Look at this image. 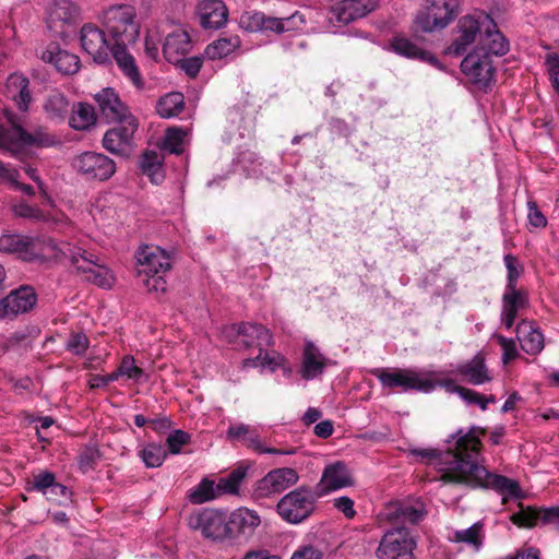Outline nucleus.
<instances>
[{
  "label": "nucleus",
  "mask_w": 559,
  "mask_h": 559,
  "mask_svg": "<svg viewBox=\"0 0 559 559\" xmlns=\"http://www.w3.org/2000/svg\"><path fill=\"white\" fill-rule=\"evenodd\" d=\"M477 428L472 427L467 431L459 429L454 437V448L448 455L449 460L441 467L442 479L444 483H452L476 488H490L503 496L518 499L522 497V490L516 480L503 475L490 474L478 462L480 451V439L477 435Z\"/></svg>",
  "instance_id": "1"
},
{
  "label": "nucleus",
  "mask_w": 559,
  "mask_h": 559,
  "mask_svg": "<svg viewBox=\"0 0 559 559\" xmlns=\"http://www.w3.org/2000/svg\"><path fill=\"white\" fill-rule=\"evenodd\" d=\"M4 117L8 126H0V150L10 152L14 157H20L26 147H52L60 143L46 127L40 126L29 132L12 111L4 110Z\"/></svg>",
  "instance_id": "2"
},
{
  "label": "nucleus",
  "mask_w": 559,
  "mask_h": 559,
  "mask_svg": "<svg viewBox=\"0 0 559 559\" xmlns=\"http://www.w3.org/2000/svg\"><path fill=\"white\" fill-rule=\"evenodd\" d=\"M138 275L148 292L164 293L165 274L171 267L170 255L158 246H141L136 253Z\"/></svg>",
  "instance_id": "3"
},
{
  "label": "nucleus",
  "mask_w": 559,
  "mask_h": 559,
  "mask_svg": "<svg viewBox=\"0 0 559 559\" xmlns=\"http://www.w3.org/2000/svg\"><path fill=\"white\" fill-rule=\"evenodd\" d=\"M136 11L129 4L111 5L104 11L103 25L115 44L133 45L140 35V24L136 22Z\"/></svg>",
  "instance_id": "4"
},
{
  "label": "nucleus",
  "mask_w": 559,
  "mask_h": 559,
  "mask_svg": "<svg viewBox=\"0 0 559 559\" xmlns=\"http://www.w3.org/2000/svg\"><path fill=\"white\" fill-rule=\"evenodd\" d=\"M318 497V492L300 486L278 500L276 511L287 523L299 524L312 514Z\"/></svg>",
  "instance_id": "5"
},
{
  "label": "nucleus",
  "mask_w": 559,
  "mask_h": 559,
  "mask_svg": "<svg viewBox=\"0 0 559 559\" xmlns=\"http://www.w3.org/2000/svg\"><path fill=\"white\" fill-rule=\"evenodd\" d=\"M486 27H493V19L484 11H475L472 14L462 16L456 25V37L448 48V52L454 56H462L467 48L483 36Z\"/></svg>",
  "instance_id": "6"
},
{
  "label": "nucleus",
  "mask_w": 559,
  "mask_h": 559,
  "mask_svg": "<svg viewBox=\"0 0 559 559\" xmlns=\"http://www.w3.org/2000/svg\"><path fill=\"white\" fill-rule=\"evenodd\" d=\"M417 546L408 528L397 526L388 530L381 537L376 549L377 559H416L414 550Z\"/></svg>",
  "instance_id": "7"
},
{
  "label": "nucleus",
  "mask_w": 559,
  "mask_h": 559,
  "mask_svg": "<svg viewBox=\"0 0 559 559\" xmlns=\"http://www.w3.org/2000/svg\"><path fill=\"white\" fill-rule=\"evenodd\" d=\"M224 335L236 348H258L261 353L273 343L269 329L262 324L251 322L233 324L224 330Z\"/></svg>",
  "instance_id": "8"
},
{
  "label": "nucleus",
  "mask_w": 559,
  "mask_h": 559,
  "mask_svg": "<svg viewBox=\"0 0 559 559\" xmlns=\"http://www.w3.org/2000/svg\"><path fill=\"white\" fill-rule=\"evenodd\" d=\"M427 7L418 12L415 23L419 29L430 33L448 26L456 16L459 0H426Z\"/></svg>",
  "instance_id": "9"
},
{
  "label": "nucleus",
  "mask_w": 559,
  "mask_h": 559,
  "mask_svg": "<svg viewBox=\"0 0 559 559\" xmlns=\"http://www.w3.org/2000/svg\"><path fill=\"white\" fill-rule=\"evenodd\" d=\"M298 479V473L294 468H274L254 483L251 497L255 501L274 498L294 486Z\"/></svg>",
  "instance_id": "10"
},
{
  "label": "nucleus",
  "mask_w": 559,
  "mask_h": 559,
  "mask_svg": "<svg viewBox=\"0 0 559 559\" xmlns=\"http://www.w3.org/2000/svg\"><path fill=\"white\" fill-rule=\"evenodd\" d=\"M373 374L384 388H402L404 391L416 390L425 393L433 391V385L429 379L413 369L390 371L379 368L373 371Z\"/></svg>",
  "instance_id": "11"
},
{
  "label": "nucleus",
  "mask_w": 559,
  "mask_h": 559,
  "mask_svg": "<svg viewBox=\"0 0 559 559\" xmlns=\"http://www.w3.org/2000/svg\"><path fill=\"white\" fill-rule=\"evenodd\" d=\"M72 166L85 180L105 181L116 173V163L97 152H83L74 157Z\"/></svg>",
  "instance_id": "12"
},
{
  "label": "nucleus",
  "mask_w": 559,
  "mask_h": 559,
  "mask_svg": "<svg viewBox=\"0 0 559 559\" xmlns=\"http://www.w3.org/2000/svg\"><path fill=\"white\" fill-rule=\"evenodd\" d=\"M188 525L193 531H199L205 538L216 540L230 537L226 514L218 510L205 509L192 513L188 519Z\"/></svg>",
  "instance_id": "13"
},
{
  "label": "nucleus",
  "mask_w": 559,
  "mask_h": 559,
  "mask_svg": "<svg viewBox=\"0 0 559 559\" xmlns=\"http://www.w3.org/2000/svg\"><path fill=\"white\" fill-rule=\"evenodd\" d=\"M71 265L84 275V280L102 288H110L115 282L111 271L98 264L97 257L81 248L75 255H71Z\"/></svg>",
  "instance_id": "14"
},
{
  "label": "nucleus",
  "mask_w": 559,
  "mask_h": 559,
  "mask_svg": "<svg viewBox=\"0 0 559 559\" xmlns=\"http://www.w3.org/2000/svg\"><path fill=\"white\" fill-rule=\"evenodd\" d=\"M462 72L480 90H487L493 81L495 67L491 58L480 50L468 53L461 63Z\"/></svg>",
  "instance_id": "15"
},
{
  "label": "nucleus",
  "mask_w": 559,
  "mask_h": 559,
  "mask_svg": "<svg viewBox=\"0 0 559 559\" xmlns=\"http://www.w3.org/2000/svg\"><path fill=\"white\" fill-rule=\"evenodd\" d=\"M117 123V127L105 133L103 146L112 154L128 156L133 148V135L138 129V121L135 117H127V120Z\"/></svg>",
  "instance_id": "16"
},
{
  "label": "nucleus",
  "mask_w": 559,
  "mask_h": 559,
  "mask_svg": "<svg viewBox=\"0 0 559 559\" xmlns=\"http://www.w3.org/2000/svg\"><path fill=\"white\" fill-rule=\"evenodd\" d=\"M37 302V294L33 287L23 285L11 290L0 299V320L14 319L19 314L29 312Z\"/></svg>",
  "instance_id": "17"
},
{
  "label": "nucleus",
  "mask_w": 559,
  "mask_h": 559,
  "mask_svg": "<svg viewBox=\"0 0 559 559\" xmlns=\"http://www.w3.org/2000/svg\"><path fill=\"white\" fill-rule=\"evenodd\" d=\"M82 49L98 64H105L110 60V50L106 35L102 28L92 23H86L81 28Z\"/></svg>",
  "instance_id": "18"
},
{
  "label": "nucleus",
  "mask_w": 559,
  "mask_h": 559,
  "mask_svg": "<svg viewBox=\"0 0 559 559\" xmlns=\"http://www.w3.org/2000/svg\"><path fill=\"white\" fill-rule=\"evenodd\" d=\"M377 3V0H342L331 8L329 21L346 25L366 16L376 9Z\"/></svg>",
  "instance_id": "19"
},
{
  "label": "nucleus",
  "mask_w": 559,
  "mask_h": 559,
  "mask_svg": "<svg viewBox=\"0 0 559 559\" xmlns=\"http://www.w3.org/2000/svg\"><path fill=\"white\" fill-rule=\"evenodd\" d=\"M98 114L106 122H120L133 117L114 88L106 87L94 95Z\"/></svg>",
  "instance_id": "20"
},
{
  "label": "nucleus",
  "mask_w": 559,
  "mask_h": 559,
  "mask_svg": "<svg viewBox=\"0 0 559 559\" xmlns=\"http://www.w3.org/2000/svg\"><path fill=\"white\" fill-rule=\"evenodd\" d=\"M353 484L354 480L347 465L337 461L324 467L317 490L319 496H323L331 491L349 487Z\"/></svg>",
  "instance_id": "21"
},
{
  "label": "nucleus",
  "mask_w": 559,
  "mask_h": 559,
  "mask_svg": "<svg viewBox=\"0 0 559 559\" xmlns=\"http://www.w3.org/2000/svg\"><path fill=\"white\" fill-rule=\"evenodd\" d=\"M449 374L457 376L463 381L473 385H481L491 381L492 377L487 368L483 354H476L472 359L461 361L453 369L448 371Z\"/></svg>",
  "instance_id": "22"
},
{
  "label": "nucleus",
  "mask_w": 559,
  "mask_h": 559,
  "mask_svg": "<svg viewBox=\"0 0 559 559\" xmlns=\"http://www.w3.org/2000/svg\"><path fill=\"white\" fill-rule=\"evenodd\" d=\"M260 514L252 509L240 507L234 510L229 518V536L251 537L261 525Z\"/></svg>",
  "instance_id": "23"
},
{
  "label": "nucleus",
  "mask_w": 559,
  "mask_h": 559,
  "mask_svg": "<svg viewBox=\"0 0 559 559\" xmlns=\"http://www.w3.org/2000/svg\"><path fill=\"white\" fill-rule=\"evenodd\" d=\"M389 48L401 57L427 62L438 69H442L441 63L433 53L403 35L393 36L389 40Z\"/></svg>",
  "instance_id": "24"
},
{
  "label": "nucleus",
  "mask_w": 559,
  "mask_h": 559,
  "mask_svg": "<svg viewBox=\"0 0 559 559\" xmlns=\"http://www.w3.org/2000/svg\"><path fill=\"white\" fill-rule=\"evenodd\" d=\"M528 296L524 289L504 288L502 295L501 322L510 330L521 309L527 307Z\"/></svg>",
  "instance_id": "25"
},
{
  "label": "nucleus",
  "mask_w": 559,
  "mask_h": 559,
  "mask_svg": "<svg viewBox=\"0 0 559 559\" xmlns=\"http://www.w3.org/2000/svg\"><path fill=\"white\" fill-rule=\"evenodd\" d=\"M198 15L202 27L218 29L226 24L228 10L222 0H201Z\"/></svg>",
  "instance_id": "26"
},
{
  "label": "nucleus",
  "mask_w": 559,
  "mask_h": 559,
  "mask_svg": "<svg viewBox=\"0 0 559 559\" xmlns=\"http://www.w3.org/2000/svg\"><path fill=\"white\" fill-rule=\"evenodd\" d=\"M328 359L321 354L313 342L307 341L304 346L300 376L305 380H313L324 372Z\"/></svg>",
  "instance_id": "27"
},
{
  "label": "nucleus",
  "mask_w": 559,
  "mask_h": 559,
  "mask_svg": "<svg viewBox=\"0 0 559 559\" xmlns=\"http://www.w3.org/2000/svg\"><path fill=\"white\" fill-rule=\"evenodd\" d=\"M191 48L192 44L188 32L177 28L166 36L163 45V53L168 62L176 64Z\"/></svg>",
  "instance_id": "28"
},
{
  "label": "nucleus",
  "mask_w": 559,
  "mask_h": 559,
  "mask_svg": "<svg viewBox=\"0 0 559 559\" xmlns=\"http://www.w3.org/2000/svg\"><path fill=\"white\" fill-rule=\"evenodd\" d=\"M7 96L14 102L17 108L26 112L32 103L28 79L20 73H12L5 83Z\"/></svg>",
  "instance_id": "29"
},
{
  "label": "nucleus",
  "mask_w": 559,
  "mask_h": 559,
  "mask_svg": "<svg viewBox=\"0 0 559 559\" xmlns=\"http://www.w3.org/2000/svg\"><path fill=\"white\" fill-rule=\"evenodd\" d=\"M516 336L526 354L537 355L544 348V334L532 321L522 320L516 326Z\"/></svg>",
  "instance_id": "30"
},
{
  "label": "nucleus",
  "mask_w": 559,
  "mask_h": 559,
  "mask_svg": "<svg viewBox=\"0 0 559 559\" xmlns=\"http://www.w3.org/2000/svg\"><path fill=\"white\" fill-rule=\"evenodd\" d=\"M128 46L129 45L114 44L110 50V55H112L119 69L132 82V84L138 88H142L143 80L134 57L127 49Z\"/></svg>",
  "instance_id": "31"
},
{
  "label": "nucleus",
  "mask_w": 559,
  "mask_h": 559,
  "mask_svg": "<svg viewBox=\"0 0 559 559\" xmlns=\"http://www.w3.org/2000/svg\"><path fill=\"white\" fill-rule=\"evenodd\" d=\"M41 59L45 62L52 63L59 72L67 75L76 73L80 68V59L76 55L62 50L57 46L46 49L41 55Z\"/></svg>",
  "instance_id": "32"
},
{
  "label": "nucleus",
  "mask_w": 559,
  "mask_h": 559,
  "mask_svg": "<svg viewBox=\"0 0 559 559\" xmlns=\"http://www.w3.org/2000/svg\"><path fill=\"white\" fill-rule=\"evenodd\" d=\"M480 44L483 47L477 48L476 50H480L481 53H487L489 57L491 55L504 56L510 49L508 39L498 29L495 21L493 27L485 28L480 38Z\"/></svg>",
  "instance_id": "33"
},
{
  "label": "nucleus",
  "mask_w": 559,
  "mask_h": 559,
  "mask_svg": "<svg viewBox=\"0 0 559 559\" xmlns=\"http://www.w3.org/2000/svg\"><path fill=\"white\" fill-rule=\"evenodd\" d=\"M78 249L72 247L70 243H58L55 239L48 236H43L40 261L38 263H46L50 261H61L68 259L71 262V255L78 253Z\"/></svg>",
  "instance_id": "34"
},
{
  "label": "nucleus",
  "mask_w": 559,
  "mask_h": 559,
  "mask_svg": "<svg viewBox=\"0 0 559 559\" xmlns=\"http://www.w3.org/2000/svg\"><path fill=\"white\" fill-rule=\"evenodd\" d=\"M43 108L48 119L61 122L68 116L69 100L63 93L52 91L45 98Z\"/></svg>",
  "instance_id": "35"
},
{
  "label": "nucleus",
  "mask_w": 559,
  "mask_h": 559,
  "mask_svg": "<svg viewBox=\"0 0 559 559\" xmlns=\"http://www.w3.org/2000/svg\"><path fill=\"white\" fill-rule=\"evenodd\" d=\"M27 235L4 230L0 235V252L5 254H14L23 261L25 253Z\"/></svg>",
  "instance_id": "36"
},
{
  "label": "nucleus",
  "mask_w": 559,
  "mask_h": 559,
  "mask_svg": "<svg viewBox=\"0 0 559 559\" xmlns=\"http://www.w3.org/2000/svg\"><path fill=\"white\" fill-rule=\"evenodd\" d=\"M306 25V16L300 11L294 12L287 17H272L269 22L270 32L284 34L290 32H300Z\"/></svg>",
  "instance_id": "37"
},
{
  "label": "nucleus",
  "mask_w": 559,
  "mask_h": 559,
  "mask_svg": "<svg viewBox=\"0 0 559 559\" xmlns=\"http://www.w3.org/2000/svg\"><path fill=\"white\" fill-rule=\"evenodd\" d=\"M240 43L238 36L222 37L210 44L205 48L204 55L211 60L222 59L239 48Z\"/></svg>",
  "instance_id": "38"
},
{
  "label": "nucleus",
  "mask_w": 559,
  "mask_h": 559,
  "mask_svg": "<svg viewBox=\"0 0 559 559\" xmlns=\"http://www.w3.org/2000/svg\"><path fill=\"white\" fill-rule=\"evenodd\" d=\"M236 167L248 177H258L262 174L263 160L255 152L240 151L235 159Z\"/></svg>",
  "instance_id": "39"
},
{
  "label": "nucleus",
  "mask_w": 559,
  "mask_h": 559,
  "mask_svg": "<svg viewBox=\"0 0 559 559\" xmlns=\"http://www.w3.org/2000/svg\"><path fill=\"white\" fill-rule=\"evenodd\" d=\"M185 108L183 95L181 93H169L160 97L156 104V111L162 118L178 116Z\"/></svg>",
  "instance_id": "40"
},
{
  "label": "nucleus",
  "mask_w": 559,
  "mask_h": 559,
  "mask_svg": "<svg viewBox=\"0 0 559 559\" xmlns=\"http://www.w3.org/2000/svg\"><path fill=\"white\" fill-rule=\"evenodd\" d=\"M141 170L153 183L164 180L163 163L159 155L154 151L145 152L140 163Z\"/></svg>",
  "instance_id": "41"
},
{
  "label": "nucleus",
  "mask_w": 559,
  "mask_h": 559,
  "mask_svg": "<svg viewBox=\"0 0 559 559\" xmlns=\"http://www.w3.org/2000/svg\"><path fill=\"white\" fill-rule=\"evenodd\" d=\"M97 115L93 106L80 103L70 118V127L75 130H86L96 123Z\"/></svg>",
  "instance_id": "42"
},
{
  "label": "nucleus",
  "mask_w": 559,
  "mask_h": 559,
  "mask_svg": "<svg viewBox=\"0 0 559 559\" xmlns=\"http://www.w3.org/2000/svg\"><path fill=\"white\" fill-rule=\"evenodd\" d=\"M248 474L247 466H238L231 471L227 476L219 478L217 487L219 495L229 493L237 495L243 479Z\"/></svg>",
  "instance_id": "43"
},
{
  "label": "nucleus",
  "mask_w": 559,
  "mask_h": 559,
  "mask_svg": "<svg viewBox=\"0 0 559 559\" xmlns=\"http://www.w3.org/2000/svg\"><path fill=\"white\" fill-rule=\"evenodd\" d=\"M217 483L207 478L202 479L189 493L192 503L201 504L219 497Z\"/></svg>",
  "instance_id": "44"
},
{
  "label": "nucleus",
  "mask_w": 559,
  "mask_h": 559,
  "mask_svg": "<svg viewBox=\"0 0 559 559\" xmlns=\"http://www.w3.org/2000/svg\"><path fill=\"white\" fill-rule=\"evenodd\" d=\"M272 16H265L258 11H247L240 15L239 25L248 32H270L269 22Z\"/></svg>",
  "instance_id": "45"
},
{
  "label": "nucleus",
  "mask_w": 559,
  "mask_h": 559,
  "mask_svg": "<svg viewBox=\"0 0 559 559\" xmlns=\"http://www.w3.org/2000/svg\"><path fill=\"white\" fill-rule=\"evenodd\" d=\"M79 15V8L71 0H55L50 9V20L70 23Z\"/></svg>",
  "instance_id": "46"
},
{
  "label": "nucleus",
  "mask_w": 559,
  "mask_h": 559,
  "mask_svg": "<svg viewBox=\"0 0 559 559\" xmlns=\"http://www.w3.org/2000/svg\"><path fill=\"white\" fill-rule=\"evenodd\" d=\"M481 528L483 525L480 523H475L468 528L454 531L450 539L455 543L471 545L478 551L483 546Z\"/></svg>",
  "instance_id": "47"
},
{
  "label": "nucleus",
  "mask_w": 559,
  "mask_h": 559,
  "mask_svg": "<svg viewBox=\"0 0 559 559\" xmlns=\"http://www.w3.org/2000/svg\"><path fill=\"white\" fill-rule=\"evenodd\" d=\"M139 456L147 468H155L164 463L167 453L162 444L148 443L139 451Z\"/></svg>",
  "instance_id": "48"
},
{
  "label": "nucleus",
  "mask_w": 559,
  "mask_h": 559,
  "mask_svg": "<svg viewBox=\"0 0 559 559\" xmlns=\"http://www.w3.org/2000/svg\"><path fill=\"white\" fill-rule=\"evenodd\" d=\"M247 445L258 453L277 454V455H293L296 453L295 448L276 449L263 445L261 438L254 428L251 429L246 438Z\"/></svg>",
  "instance_id": "49"
},
{
  "label": "nucleus",
  "mask_w": 559,
  "mask_h": 559,
  "mask_svg": "<svg viewBox=\"0 0 559 559\" xmlns=\"http://www.w3.org/2000/svg\"><path fill=\"white\" fill-rule=\"evenodd\" d=\"M11 211L15 217L29 219L33 222H46L48 215L38 206L29 205L25 201H21L11 206Z\"/></svg>",
  "instance_id": "50"
},
{
  "label": "nucleus",
  "mask_w": 559,
  "mask_h": 559,
  "mask_svg": "<svg viewBox=\"0 0 559 559\" xmlns=\"http://www.w3.org/2000/svg\"><path fill=\"white\" fill-rule=\"evenodd\" d=\"M457 433V431L453 435H451L448 439H447V442L449 444L448 447V450L444 454H440L437 450H433V449H413L412 450V454L416 457H420L421 460H436V459H439L440 457V466H439V472L441 474L440 476V479L442 481H444L442 479V472H441V467L444 466V462L447 460H449L448 455L452 452V449L454 448V441L456 440L457 437H454L453 439V436H455Z\"/></svg>",
  "instance_id": "51"
},
{
  "label": "nucleus",
  "mask_w": 559,
  "mask_h": 559,
  "mask_svg": "<svg viewBox=\"0 0 559 559\" xmlns=\"http://www.w3.org/2000/svg\"><path fill=\"white\" fill-rule=\"evenodd\" d=\"M100 460L99 449L95 444H87L78 455V465L82 473L93 471Z\"/></svg>",
  "instance_id": "52"
},
{
  "label": "nucleus",
  "mask_w": 559,
  "mask_h": 559,
  "mask_svg": "<svg viewBox=\"0 0 559 559\" xmlns=\"http://www.w3.org/2000/svg\"><path fill=\"white\" fill-rule=\"evenodd\" d=\"M187 133L178 128H169L166 131L163 148L171 154L179 155L183 152V142Z\"/></svg>",
  "instance_id": "53"
},
{
  "label": "nucleus",
  "mask_w": 559,
  "mask_h": 559,
  "mask_svg": "<svg viewBox=\"0 0 559 559\" xmlns=\"http://www.w3.org/2000/svg\"><path fill=\"white\" fill-rule=\"evenodd\" d=\"M503 262L507 269V284L504 288H518V281L524 271L523 265L511 253L503 257Z\"/></svg>",
  "instance_id": "54"
},
{
  "label": "nucleus",
  "mask_w": 559,
  "mask_h": 559,
  "mask_svg": "<svg viewBox=\"0 0 559 559\" xmlns=\"http://www.w3.org/2000/svg\"><path fill=\"white\" fill-rule=\"evenodd\" d=\"M393 518L402 523H418L424 518V511L412 504H399L395 507Z\"/></svg>",
  "instance_id": "55"
},
{
  "label": "nucleus",
  "mask_w": 559,
  "mask_h": 559,
  "mask_svg": "<svg viewBox=\"0 0 559 559\" xmlns=\"http://www.w3.org/2000/svg\"><path fill=\"white\" fill-rule=\"evenodd\" d=\"M118 377H127L128 379L140 382L144 377V371L135 365L133 356H124L116 370Z\"/></svg>",
  "instance_id": "56"
},
{
  "label": "nucleus",
  "mask_w": 559,
  "mask_h": 559,
  "mask_svg": "<svg viewBox=\"0 0 559 559\" xmlns=\"http://www.w3.org/2000/svg\"><path fill=\"white\" fill-rule=\"evenodd\" d=\"M191 441L190 433L176 429L170 432L167 437L166 444L170 454H179L181 452L182 447L187 445Z\"/></svg>",
  "instance_id": "57"
},
{
  "label": "nucleus",
  "mask_w": 559,
  "mask_h": 559,
  "mask_svg": "<svg viewBox=\"0 0 559 559\" xmlns=\"http://www.w3.org/2000/svg\"><path fill=\"white\" fill-rule=\"evenodd\" d=\"M43 236H29L27 235L25 253L23 254V262L38 263L40 261Z\"/></svg>",
  "instance_id": "58"
},
{
  "label": "nucleus",
  "mask_w": 559,
  "mask_h": 559,
  "mask_svg": "<svg viewBox=\"0 0 559 559\" xmlns=\"http://www.w3.org/2000/svg\"><path fill=\"white\" fill-rule=\"evenodd\" d=\"M88 346L90 341L82 332L72 333L66 343V349L76 356H83Z\"/></svg>",
  "instance_id": "59"
},
{
  "label": "nucleus",
  "mask_w": 559,
  "mask_h": 559,
  "mask_svg": "<svg viewBox=\"0 0 559 559\" xmlns=\"http://www.w3.org/2000/svg\"><path fill=\"white\" fill-rule=\"evenodd\" d=\"M286 359L283 355L277 352H267L264 348L261 359V369L269 370L270 372H275L277 369L283 368L285 366Z\"/></svg>",
  "instance_id": "60"
},
{
  "label": "nucleus",
  "mask_w": 559,
  "mask_h": 559,
  "mask_svg": "<svg viewBox=\"0 0 559 559\" xmlns=\"http://www.w3.org/2000/svg\"><path fill=\"white\" fill-rule=\"evenodd\" d=\"M444 372H431L429 374H425L433 385V390L438 386L444 388L450 393H460V390L463 388L455 383L453 379L450 378H441L440 376Z\"/></svg>",
  "instance_id": "61"
},
{
  "label": "nucleus",
  "mask_w": 559,
  "mask_h": 559,
  "mask_svg": "<svg viewBox=\"0 0 559 559\" xmlns=\"http://www.w3.org/2000/svg\"><path fill=\"white\" fill-rule=\"evenodd\" d=\"M55 481L56 476L53 473L48 471L40 472L34 475L33 489L45 496Z\"/></svg>",
  "instance_id": "62"
},
{
  "label": "nucleus",
  "mask_w": 559,
  "mask_h": 559,
  "mask_svg": "<svg viewBox=\"0 0 559 559\" xmlns=\"http://www.w3.org/2000/svg\"><path fill=\"white\" fill-rule=\"evenodd\" d=\"M176 64H179L180 69L190 78H195L201 70L203 64V58L200 56H194L190 58H180V61Z\"/></svg>",
  "instance_id": "63"
},
{
  "label": "nucleus",
  "mask_w": 559,
  "mask_h": 559,
  "mask_svg": "<svg viewBox=\"0 0 559 559\" xmlns=\"http://www.w3.org/2000/svg\"><path fill=\"white\" fill-rule=\"evenodd\" d=\"M45 496L48 500L61 504L70 500L71 492L67 486L55 481Z\"/></svg>",
  "instance_id": "64"
}]
</instances>
